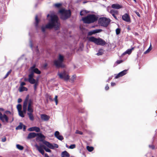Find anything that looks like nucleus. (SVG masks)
I'll list each match as a JSON object with an SVG mask.
<instances>
[{
    "instance_id": "nucleus-1",
    "label": "nucleus",
    "mask_w": 157,
    "mask_h": 157,
    "mask_svg": "<svg viewBox=\"0 0 157 157\" xmlns=\"http://www.w3.org/2000/svg\"><path fill=\"white\" fill-rule=\"evenodd\" d=\"M50 19L48 20L49 22L45 26H42L41 30L43 32H44L46 29H52L54 28L57 30L59 28L60 24L57 16L54 13L50 15Z\"/></svg>"
},
{
    "instance_id": "nucleus-2",
    "label": "nucleus",
    "mask_w": 157,
    "mask_h": 157,
    "mask_svg": "<svg viewBox=\"0 0 157 157\" xmlns=\"http://www.w3.org/2000/svg\"><path fill=\"white\" fill-rule=\"evenodd\" d=\"M13 115V112L8 110L6 111L3 114L0 113V120L3 123H7L9 122V119L11 118L12 122L14 120Z\"/></svg>"
},
{
    "instance_id": "nucleus-3",
    "label": "nucleus",
    "mask_w": 157,
    "mask_h": 157,
    "mask_svg": "<svg viewBox=\"0 0 157 157\" xmlns=\"http://www.w3.org/2000/svg\"><path fill=\"white\" fill-rule=\"evenodd\" d=\"M98 17L94 14H90L83 17L82 20L84 23L87 24L93 23L98 20Z\"/></svg>"
},
{
    "instance_id": "nucleus-4",
    "label": "nucleus",
    "mask_w": 157,
    "mask_h": 157,
    "mask_svg": "<svg viewBox=\"0 0 157 157\" xmlns=\"http://www.w3.org/2000/svg\"><path fill=\"white\" fill-rule=\"evenodd\" d=\"M89 41L94 42L98 45L104 46L106 44V42L100 38H97L94 36L89 37L88 38Z\"/></svg>"
},
{
    "instance_id": "nucleus-5",
    "label": "nucleus",
    "mask_w": 157,
    "mask_h": 157,
    "mask_svg": "<svg viewBox=\"0 0 157 157\" xmlns=\"http://www.w3.org/2000/svg\"><path fill=\"white\" fill-rule=\"evenodd\" d=\"M64 59V56L61 54H59L57 59L54 61V64L57 67H63L64 66L63 63Z\"/></svg>"
},
{
    "instance_id": "nucleus-6",
    "label": "nucleus",
    "mask_w": 157,
    "mask_h": 157,
    "mask_svg": "<svg viewBox=\"0 0 157 157\" xmlns=\"http://www.w3.org/2000/svg\"><path fill=\"white\" fill-rule=\"evenodd\" d=\"M61 13V18L63 20H65L69 17L71 15V12L70 10H61L59 11Z\"/></svg>"
},
{
    "instance_id": "nucleus-7",
    "label": "nucleus",
    "mask_w": 157,
    "mask_h": 157,
    "mask_svg": "<svg viewBox=\"0 0 157 157\" xmlns=\"http://www.w3.org/2000/svg\"><path fill=\"white\" fill-rule=\"evenodd\" d=\"M110 20L109 18L103 17L100 18L98 20L99 23L102 26L106 27L110 23Z\"/></svg>"
},
{
    "instance_id": "nucleus-8",
    "label": "nucleus",
    "mask_w": 157,
    "mask_h": 157,
    "mask_svg": "<svg viewBox=\"0 0 157 157\" xmlns=\"http://www.w3.org/2000/svg\"><path fill=\"white\" fill-rule=\"evenodd\" d=\"M58 75L61 79H63L65 81H67L69 79L68 75L65 71H64L62 73H58Z\"/></svg>"
},
{
    "instance_id": "nucleus-9",
    "label": "nucleus",
    "mask_w": 157,
    "mask_h": 157,
    "mask_svg": "<svg viewBox=\"0 0 157 157\" xmlns=\"http://www.w3.org/2000/svg\"><path fill=\"white\" fill-rule=\"evenodd\" d=\"M35 67V65H34L30 68L29 69L30 73H33L34 74V73H35L38 74H40V71L38 68H36Z\"/></svg>"
},
{
    "instance_id": "nucleus-10",
    "label": "nucleus",
    "mask_w": 157,
    "mask_h": 157,
    "mask_svg": "<svg viewBox=\"0 0 157 157\" xmlns=\"http://www.w3.org/2000/svg\"><path fill=\"white\" fill-rule=\"evenodd\" d=\"M40 141L42 143L46 146L48 147L49 148L51 149H54V145L50 143L49 142L46 141L43 139H41L40 140Z\"/></svg>"
},
{
    "instance_id": "nucleus-11",
    "label": "nucleus",
    "mask_w": 157,
    "mask_h": 157,
    "mask_svg": "<svg viewBox=\"0 0 157 157\" xmlns=\"http://www.w3.org/2000/svg\"><path fill=\"white\" fill-rule=\"evenodd\" d=\"M34 76V74L33 73H30L29 75L28 81L31 84H34V83H35L37 82L33 78Z\"/></svg>"
},
{
    "instance_id": "nucleus-12",
    "label": "nucleus",
    "mask_w": 157,
    "mask_h": 157,
    "mask_svg": "<svg viewBox=\"0 0 157 157\" xmlns=\"http://www.w3.org/2000/svg\"><path fill=\"white\" fill-rule=\"evenodd\" d=\"M38 151L42 155H44V151L42 148L44 149V147H46L44 145H41L40 146H38L37 144L35 145Z\"/></svg>"
},
{
    "instance_id": "nucleus-13",
    "label": "nucleus",
    "mask_w": 157,
    "mask_h": 157,
    "mask_svg": "<svg viewBox=\"0 0 157 157\" xmlns=\"http://www.w3.org/2000/svg\"><path fill=\"white\" fill-rule=\"evenodd\" d=\"M122 18L123 20L127 22H130L131 19L128 14L126 13L122 15Z\"/></svg>"
},
{
    "instance_id": "nucleus-14",
    "label": "nucleus",
    "mask_w": 157,
    "mask_h": 157,
    "mask_svg": "<svg viewBox=\"0 0 157 157\" xmlns=\"http://www.w3.org/2000/svg\"><path fill=\"white\" fill-rule=\"evenodd\" d=\"M102 31V30L101 29H96L95 30H93L89 32L88 33V35L90 36L96 33H100Z\"/></svg>"
},
{
    "instance_id": "nucleus-15",
    "label": "nucleus",
    "mask_w": 157,
    "mask_h": 157,
    "mask_svg": "<svg viewBox=\"0 0 157 157\" xmlns=\"http://www.w3.org/2000/svg\"><path fill=\"white\" fill-rule=\"evenodd\" d=\"M127 70H124L121 72L116 75L115 77V78H117L120 77L124 76L127 73Z\"/></svg>"
},
{
    "instance_id": "nucleus-16",
    "label": "nucleus",
    "mask_w": 157,
    "mask_h": 157,
    "mask_svg": "<svg viewBox=\"0 0 157 157\" xmlns=\"http://www.w3.org/2000/svg\"><path fill=\"white\" fill-rule=\"evenodd\" d=\"M27 100H25L24 102L23 105V110L22 111L23 112L25 113L27 111Z\"/></svg>"
},
{
    "instance_id": "nucleus-17",
    "label": "nucleus",
    "mask_w": 157,
    "mask_h": 157,
    "mask_svg": "<svg viewBox=\"0 0 157 157\" xmlns=\"http://www.w3.org/2000/svg\"><path fill=\"white\" fill-rule=\"evenodd\" d=\"M41 119L44 121H48L50 118L49 116L45 114H42L40 115Z\"/></svg>"
},
{
    "instance_id": "nucleus-18",
    "label": "nucleus",
    "mask_w": 157,
    "mask_h": 157,
    "mask_svg": "<svg viewBox=\"0 0 157 157\" xmlns=\"http://www.w3.org/2000/svg\"><path fill=\"white\" fill-rule=\"evenodd\" d=\"M28 130L30 131H35L36 132H39L40 131V128L38 127H33L29 128Z\"/></svg>"
},
{
    "instance_id": "nucleus-19",
    "label": "nucleus",
    "mask_w": 157,
    "mask_h": 157,
    "mask_svg": "<svg viewBox=\"0 0 157 157\" xmlns=\"http://www.w3.org/2000/svg\"><path fill=\"white\" fill-rule=\"evenodd\" d=\"M111 7L113 8L116 9H119L123 8L122 6L117 4H113L112 5Z\"/></svg>"
},
{
    "instance_id": "nucleus-20",
    "label": "nucleus",
    "mask_w": 157,
    "mask_h": 157,
    "mask_svg": "<svg viewBox=\"0 0 157 157\" xmlns=\"http://www.w3.org/2000/svg\"><path fill=\"white\" fill-rule=\"evenodd\" d=\"M38 133H36L34 132H31L29 133L27 137L28 139H31L37 136Z\"/></svg>"
},
{
    "instance_id": "nucleus-21",
    "label": "nucleus",
    "mask_w": 157,
    "mask_h": 157,
    "mask_svg": "<svg viewBox=\"0 0 157 157\" xmlns=\"http://www.w3.org/2000/svg\"><path fill=\"white\" fill-rule=\"evenodd\" d=\"M61 157H69V154L66 151H64L61 153Z\"/></svg>"
},
{
    "instance_id": "nucleus-22",
    "label": "nucleus",
    "mask_w": 157,
    "mask_h": 157,
    "mask_svg": "<svg viewBox=\"0 0 157 157\" xmlns=\"http://www.w3.org/2000/svg\"><path fill=\"white\" fill-rule=\"evenodd\" d=\"M19 89V91L20 92L24 91H26L28 90V89L27 88L23 86H20Z\"/></svg>"
},
{
    "instance_id": "nucleus-23",
    "label": "nucleus",
    "mask_w": 157,
    "mask_h": 157,
    "mask_svg": "<svg viewBox=\"0 0 157 157\" xmlns=\"http://www.w3.org/2000/svg\"><path fill=\"white\" fill-rule=\"evenodd\" d=\"M27 114L28 115L31 121H33L34 119V118L33 114V113H28Z\"/></svg>"
},
{
    "instance_id": "nucleus-24",
    "label": "nucleus",
    "mask_w": 157,
    "mask_h": 157,
    "mask_svg": "<svg viewBox=\"0 0 157 157\" xmlns=\"http://www.w3.org/2000/svg\"><path fill=\"white\" fill-rule=\"evenodd\" d=\"M39 21L38 19V16L36 15L35 17V26L36 28H37L38 27V24L39 23Z\"/></svg>"
},
{
    "instance_id": "nucleus-25",
    "label": "nucleus",
    "mask_w": 157,
    "mask_h": 157,
    "mask_svg": "<svg viewBox=\"0 0 157 157\" xmlns=\"http://www.w3.org/2000/svg\"><path fill=\"white\" fill-rule=\"evenodd\" d=\"M104 50L102 49H100L98 51V52L96 54V55L98 56L102 55L104 53Z\"/></svg>"
},
{
    "instance_id": "nucleus-26",
    "label": "nucleus",
    "mask_w": 157,
    "mask_h": 157,
    "mask_svg": "<svg viewBox=\"0 0 157 157\" xmlns=\"http://www.w3.org/2000/svg\"><path fill=\"white\" fill-rule=\"evenodd\" d=\"M28 100L27 99L25 100ZM28 102V107H33V101L31 99H29L28 101L27 100V102Z\"/></svg>"
},
{
    "instance_id": "nucleus-27",
    "label": "nucleus",
    "mask_w": 157,
    "mask_h": 157,
    "mask_svg": "<svg viewBox=\"0 0 157 157\" xmlns=\"http://www.w3.org/2000/svg\"><path fill=\"white\" fill-rule=\"evenodd\" d=\"M88 11H87L86 10H82L80 11V15L81 16L85 15L87 13H88Z\"/></svg>"
},
{
    "instance_id": "nucleus-28",
    "label": "nucleus",
    "mask_w": 157,
    "mask_h": 157,
    "mask_svg": "<svg viewBox=\"0 0 157 157\" xmlns=\"http://www.w3.org/2000/svg\"><path fill=\"white\" fill-rule=\"evenodd\" d=\"M109 13L111 14H118V11L115 10H111Z\"/></svg>"
},
{
    "instance_id": "nucleus-29",
    "label": "nucleus",
    "mask_w": 157,
    "mask_h": 157,
    "mask_svg": "<svg viewBox=\"0 0 157 157\" xmlns=\"http://www.w3.org/2000/svg\"><path fill=\"white\" fill-rule=\"evenodd\" d=\"M37 136H38V137L40 138V140L43 139L44 140L45 137L44 135L41 133L38 134Z\"/></svg>"
},
{
    "instance_id": "nucleus-30",
    "label": "nucleus",
    "mask_w": 157,
    "mask_h": 157,
    "mask_svg": "<svg viewBox=\"0 0 157 157\" xmlns=\"http://www.w3.org/2000/svg\"><path fill=\"white\" fill-rule=\"evenodd\" d=\"M134 49V48L133 47L131 49H128L125 51V53L129 55L131 53L132 51Z\"/></svg>"
},
{
    "instance_id": "nucleus-31",
    "label": "nucleus",
    "mask_w": 157,
    "mask_h": 157,
    "mask_svg": "<svg viewBox=\"0 0 157 157\" xmlns=\"http://www.w3.org/2000/svg\"><path fill=\"white\" fill-rule=\"evenodd\" d=\"M16 147L17 149L20 150H22L24 149V147L23 146H21L19 144H17L16 145Z\"/></svg>"
},
{
    "instance_id": "nucleus-32",
    "label": "nucleus",
    "mask_w": 157,
    "mask_h": 157,
    "mask_svg": "<svg viewBox=\"0 0 157 157\" xmlns=\"http://www.w3.org/2000/svg\"><path fill=\"white\" fill-rule=\"evenodd\" d=\"M23 124L21 123H20L19 125L16 128V130L21 129L22 128Z\"/></svg>"
},
{
    "instance_id": "nucleus-33",
    "label": "nucleus",
    "mask_w": 157,
    "mask_h": 157,
    "mask_svg": "<svg viewBox=\"0 0 157 157\" xmlns=\"http://www.w3.org/2000/svg\"><path fill=\"white\" fill-rule=\"evenodd\" d=\"M86 149L89 151L91 152L93 150L94 148L92 147H90L89 146H87L86 147Z\"/></svg>"
},
{
    "instance_id": "nucleus-34",
    "label": "nucleus",
    "mask_w": 157,
    "mask_h": 157,
    "mask_svg": "<svg viewBox=\"0 0 157 157\" xmlns=\"http://www.w3.org/2000/svg\"><path fill=\"white\" fill-rule=\"evenodd\" d=\"M27 110L28 113H33V107H28Z\"/></svg>"
},
{
    "instance_id": "nucleus-35",
    "label": "nucleus",
    "mask_w": 157,
    "mask_h": 157,
    "mask_svg": "<svg viewBox=\"0 0 157 157\" xmlns=\"http://www.w3.org/2000/svg\"><path fill=\"white\" fill-rule=\"evenodd\" d=\"M19 115L21 117H24V115L23 114V113L22 110L18 111Z\"/></svg>"
},
{
    "instance_id": "nucleus-36",
    "label": "nucleus",
    "mask_w": 157,
    "mask_h": 157,
    "mask_svg": "<svg viewBox=\"0 0 157 157\" xmlns=\"http://www.w3.org/2000/svg\"><path fill=\"white\" fill-rule=\"evenodd\" d=\"M21 104H19L17 105V109L18 111L21 110Z\"/></svg>"
},
{
    "instance_id": "nucleus-37",
    "label": "nucleus",
    "mask_w": 157,
    "mask_h": 157,
    "mask_svg": "<svg viewBox=\"0 0 157 157\" xmlns=\"http://www.w3.org/2000/svg\"><path fill=\"white\" fill-rule=\"evenodd\" d=\"M151 45H150L149 48L146 51H145L144 52V54H146L147 53L151 50Z\"/></svg>"
},
{
    "instance_id": "nucleus-38",
    "label": "nucleus",
    "mask_w": 157,
    "mask_h": 157,
    "mask_svg": "<svg viewBox=\"0 0 157 157\" xmlns=\"http://www.w3.org/2000/svg\"><path fill=\"white\" fill-rule=\"evenodd\" d=\"M76 147V145L75 144H71L69 146V149H73Z\"/></svg>"
},
{
    "instance_id": "nucleus-39",
    "label": "nucleus",
    "mask_w": 157,
    "mask_h": 157,
    "mask_svg": "<svg viewBox=\"0 0 157 157\" xmlns=\"http://www.w3.org/2000/svg\"><path fill=\"white\" fill-rule=\"evenodd\" d=\"M56 138L58 140H62L63 139V137L62 136L60 135L58 136V137H57Z\"/></svg>"
},
{
    "instance_id": "nucleus-40",
    "label": "nucleus",
    "mask_w": 157,
    "mask_h": 157,
    "mask_svg": "<svg viewBox=\"0 0 157 157\" xmlns=\"http://www.w3.org/2000/svg\"><path fill=\"white\" fill-rule=\"evenodd\" d=\"M11 71H12L11 70H9L7 72V73H6V74L4 78H6L8 77V76L11 73Z\"/></svg>"
},
{
    "instance_id": "nucleus-41",
    "label": "nucleus",
    "mask_w": 157,
    "mask_h": 157,
    "mask_svg": "<svg viewBox=\"0 0 157 157\" xmlns=\"http://www.w3.org/2000/svg\"><path fill=\"white\" fill-rule=\"evenodd\" d=\"M76 76L75 75H73L70 79V81L71 82H73L75 79Z\"/></svg>"
},
{
    "instance_id": "nucleus-42",
    "label": "nucleus",
    "mask_w": 157,
    "mask_h": 157,
    "mask_svg": "<svg viewBox=\"0 0 157 157\" xmlns=\"http://www.w3.org/2000/svg\"><path fill=\"white\" fill-rule=\"evenodd\" d=\"M44 149L47 152H51V151L48 148L46 147H44Z\"/></svg>"
},
{
    "instance_id": "nucleus-43",
    "label": "nucleus",
    "mask_w": 157,
    "mask_h": 157,
    "mask_svg": "<svg viewBox=\"0 0 157 157\" xmlns=\"http://www.w3.org/2000/svg\"><path fill=\"white\" fill-rule=\"evenodd\" d=\"M121 29L119 28H117L116 30V32L117 35H118L120 33Z\"/></svg>"
},
{
    "instance_id": "nucleus-44",
    "label": "nucleus",
    "mask_w": 157,
    "mask_h": 157,
    "mask_svg": "<svg viewBox=\"0 0 157 157\" xmlns=\"http://www.w3.org/2000/svg\"><path fill=\"white\" fill-rule=\"evenodd\" d=\"M59 135V133L58 131H56L55 132L54 134V135L55 137L56 138Z\"/></svg>"
},
{
    "instance_id": "nucleus-45",
    "label": "nucleus",
    "mask_w": 157,
    "mask_h": 157,
    "mask_svg": "<svg viewBox=\"0 0 157 157\" xmlns=\"http://www.w3.org/2000/svg\"><path fill=\"white\" fill-rule=\"evenodd\" d=\"M58 98V96L57 95H56L55 96V98H54V100L56 102V105H57L58 102V101L57 99Z\"/></svg>"
},
{
    "instance_id": "nucleus-46",
    "label": "nucleus",
    "mask_w": 157,
    "mask_h": 157,
    "mask_svg": "<svg viewBox=\"0 0 157 157\" xmlns=\"http://www.w3.org/2000/svg\"><path fill=\"white\" fill-rule=\"evenodd\" d=\"M61 5V4L60 3H56L54 5V6L56 7L59 8Z\"/></svg>"
},
{
    "instance_id": "nucleus-47",
    "label": "nucleus",
    "mask_w": 157,
    "mask_h": 157,
    "mask_svg": "<svg viewBox=\"0 0 157 157\" xmlns=\"http://www.w3.org/2000/svg\"><path fill=\"white\" fill-rule=\"evenodd\" d=\"M34 89L35 90H36V89L37 86V82H36L35 83H34Z\"/></svg>"
},
{
    "instance_id": "nucleus-48",
    "label": "nucleus",
    "mask_w": 157,
    "mask_h": 157,
    "mask_svg": "<svg viewBox=\"0 0 157 157\" xmlns=\"http://www.w3.org/2000/svg\"><path fill=\"white\" fill-rule=\"evenodd\" d=\"M76 133L77 134H79L80 135H82L83 134L82 132L79 131L78 130H77L76 132Z\"/></svg>"
},
{
    "instance_id": "nucleus-49",
    "label": "nucleus",
    "mask_w": 157,
    "mask_h": 157,
    "mask_svg": "<svg viewBox=\"0 0 157 157\" xmlns=\"http://www.w3.org/2000/svg\"><path fill=\"white\" fill-rule=\"evenodd\" d=\"M6 137H4L3 138H2V142H5L6 141Z\"/></svg>"
},
{
    "instance_id": "nucleus-50",
    "label": "nucleus",
    "mask_w": 157,
    "mask_h": 157,
    "mask_svg": "<svg viewBox=\"0 0 157 157\" xmlns=\"http://www.w3.org/2000/svg\"><path fill=\"white\" fill-rule=\"evenodd\" d=\"M26 84L24 82H21V83L20 86H23Z\"/></svg>"
},
{
    "instance_id": "nucleus-51",
    "label": "nucleus",
    "mask_w": 157,
    "mask_h": 157,
    "mask_svg": "<svg viewBox=\"0 0 157 157\" xmlns=\"http://www.w3.org/2000/svg\"><path fill=\"white\" fill-rule=\"evenodd\" d=\"M30 46L32 49L33 48V44H32V42L31 40L30 41Z\"/></svg>"
},
{
    "instance_id": "nucleus-52",
    "label": "nucleus",
    "mask_w": 157,
    "mask_h": 157,
    "mask_svg": "<svg viewBox=\"0 0 157 157\" xmlns=\"http://www.w3.org/2000/svg\"><path fill=\"white\" fill-rule=\"evenodd\" d=\"M122 60H117V61H116V63H117V64H120V63H122Z\"/></svg>"
},
{
    "instance_id": "nucleus-53",
    "label": "nucleus",
    "mask_w": 157,
    "mask_h": 157,
    "mask_svg": "<svg viewBox=\"0 0 157 157\" xmlns=\"http://www.w3.org/2000/svg\"><path fill=\"white\" fill-rule=\"evenodd\" d=\"M149 147L150 148H151L152 149H154V146L153 145H149Z\"/></svg>"
},
{
    "instance_id": "nucleus-54",
    "label": "nucleus",
    "mask_w": 157,
    "mask_h": 157,
    "mask_svg": "<svg viewBox=\"0 0 157 157\" xmlns=\"http://www.w3.org/2000/svg\"><path fill=\"white\" fill-rule=\"evenodd\" d=\"M109 87L108 86V85H107L105 87V89L106 90H108L109 89Z\"/></svg>"
},
{
    "instance_id": "nucleus-55",
    "label": "nucleus",
    "mask_w": 157,
    "mask_h": 157,
    "mask_svg": "<svg viewBox=\"0 0 157 157\" xmlns=\"http://www.w3.org/2000/svg\"><path fill=\"white\" fill-rule=\"evenodd\" d=\"M116 85V84L115 82H111V86H115Z\"/></svg>"
},
{
    "instance_id": "nucleus-56",
    "label": "nucleus",
    "mask_w": 157,
    "mask_h": 157,
    "mask_svg": "<svg viewBox=\"0 0 157 157\" xmlns=\"http://www.w3.org/2000/svg\"><path fill=\"white\" fill-rule=\"evenodd\" d=\"M54 148L55 147L58 148V145L57 144H54Z\"/></svg>"
},
{
    "instance_id": "nucleus-57",
    "label": "nucleus",
    "mask_w": 157,
    "mask_h": 157,
    "mask_svg": "<svg viewBox=\"0 0 157 157\" xmlns=\"http://www.w3.org/2000/svg\"><path fill=\"white\" fill-rule=\"evenodd\" d=\"M117 14H112V16L114 17L116 19H117V17L116 16H115V15H117Z\"/></svg>"
},
{
    "instance_id": "nucleus-58",
    "label": "nucleus",
    "mask_w": 157,
    "mask_h": 157,
    "mask_svg": "<svg viewBox=\"0 0 157 157\" xmlns=\"http://www.w3.org/2000/svg\"><path fill=\"white\" fill-rule=\"evenodd\" d=\"M22 101V99L21 98H19L18 99V103H20Z\"/></svg>"
},
{
    "instance_id": "nucleus-59",
    "label": "nucleus",
    "mask_w": 157,
    "mask_h": 157,
    "mask_svg": "<svg viewBox=\"0 0 157 157\" xmlns=\"http://www.w3.org/2000/svg\"><path fill=\"white\" fill-rule=\"evenodd\" d=\"M23 131H25V129H26V127L24 125H23Z\"/></svg>"
},
{
    "instance_id": "nucleus-60",
    "label": "nucleus",
    "mask_w": 157,
    "mask_h": 157,
    "mask_svg": "<svg viewBox=\"0 0 157 157\" xmlns=\"http://www.w3.org/2000/svg\"><path fill=\"white\" fill-rule=\"evenodd\" d=\"M4 111V109L2 108H0V113H1V111Z\"/></svg>"
},
{
    "instance_id": "nucleus-61",
    "label": "nucleus",
    "mask_w": 157,
    "mask_h": 157,
    "mask_svg": "<svg viewBox=\"0 0 157 157\" xmlns=\"http://www.w3.org/2000/svg\"><path fill=\"white\" fill-rule=\"evenodd\" d=\"M44 157H49V156L47 153H45L44 154Z\"/></svg>"
},
{
    "instance_id": "nucleus-62",
    "label": "nucleus",
    "mask_w": 157,
    "mask_h": 157,
    "mask_svg": "<svg viewBox=\"0 0 157 157\" xmlns=\"http://www.w3.org/2000/svg\"><path fill=\"white\" fill-rule=\"evenodd\" d=\"M127 54L126 53H125V52H124L122 54V55L121 56H123L125 54Z\"/></svg>"
},
{
    "instance_id": "nucleus-63",
    "label": "nucleus",
    "mask_w": 157,
    "mask_h": 157,
    "mask_svg": "<svg viewBox=\"0 0 157 157\" xmlns=\"http://www.w3.org/2000/svg\"><path fill=\"white\" fill-rule=\"evenodd\" d=\"M66 146L67 148H69V146L67 145V144H66Z\"/></svg>"
},
{
    "instance_id": "nucleus-64",
    "label": "nucleus",
    "mask_w": 157,
    "mask_h": 157,
    "mask_svg": "<svg viewBox=\"0 0 157 157\" xmlns=\"http://www.w3.org/2000/svg\"><path fill=\"white\" fill-rule=\"evenodd\" d=\"M135 35H138V33H135Z\"/></svg>"
}]
</instances>
